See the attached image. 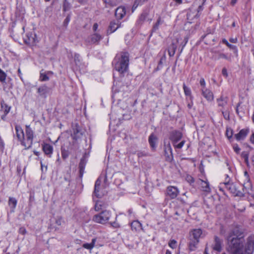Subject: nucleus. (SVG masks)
Wrapping results in <instances>:
<instances>
[{
	"label": "nucleus",
	"instance_id": "obj_1",
	"mask_svg": "<svg viewBox=\"0 0 254 254\" xmlns=\"http://www.w3.org/2000/svg\"><path fill=\"white\" fill-rule=\"evenodd\" d=\"M244 234L239 229L232 230L227 237L228 251L232 254H243Z\"/></svg>",
	"mask_w": 254,
	"mask_h": 254
},
{
	"label": "nucleus",
	"instance_id": "obj_2",
	"mask_svg": "<svg viewBox=\"0 0 254 254\" xmlns=\"http://www.w3.org/2000/svg\"><path fill=\"white\" fill-rule=\"evenodd\" d=\"M129 56L128 52H122L117 55L112 62L114 68L119 72L121 76H124L128 71Z\"/></svg>",
	"mask_w": 254,
	"mask_h": 254
},
{
	"label": "nucleus",
	"instance_id": "obj_3",
	"mask_svg": "<svg viewBox=\"0 0 254 254\" xmlns=\"http://www.w3.org/2000/svg\"><path fill=\"white\" fill-rule=\"evenodd\" d=\"M190 238L189 243V249L190 251H194L197 248L199 239L205 237V234L200 228L194 229L190 233Z\"/></svg>",
	"mask_w": 254,
	"mask_h": 254
},
{
	"label": "nucleus",
	"instance_id": "obj_4",
	"mask_svg": "<svg viewBox=\"0 0 254 254\" xmlns=\"http://www.w3.org/2000/svg\"><path fill=\"white\" fill-rule=\"evenodd\" d=\"M183 133L181 131L178 130H174L169 133V139L172 141L173 145L176 149H181L184 145L186 141L182 140L179 144L178 142L182 139Z\"/></svg>",
	"mask_w": 254,
	"mask_h": 254
},
{
	"label": "nucleus",
	"instance_id": "obj_5",
	"mask_svg": "<svg viewBox=\"0 0 254 254\" xmlns=\"http://www.w3.org/2000/svg\"><path fill=\"white\" fill-rule=\"evenodd\" d=\"M25 134L21 142V145L25 147V149H29L33 144L34 138V131L30 127V125L25 126Z\"/></svg>",
	"mask_w": 254,
	"mask_h": 254
},
{
	"label": "nucleus",
	"instance_id": "obj_6",
	"mask_svg": "<svg viewBox=\"0 0 254 254\" xmlns=\"http://www.w3.org/2000/svg\"><path fill=\"white\" fill-rule=\"evenodd\" d=\"M111 216V212L109 210H104L93 217L92 220L97 223L104 224L109 220Z\"/></svg>",
	"mask_w": 254,
	"mask_h": 254
},
{
	"label": "nucleus",
	"instance_id": "obj_7",
	"mask_svg": "<svg viewBox=\"0 0 254 254\" xmlns=\"http://www.w3.org/2000/svg\"><path fill=\"white\" fill-rule=\"evenodd\" d=\"M212 59L215 61H218L220 59H224L229 62L232 61V58L231 55H228L227 54H224L221 52L219 51H213Z\"/></svg>",
	"mask_w": 254,
	"mask_h": 254
},
{
	"label": "nucleus",
	"instance_id": "obj_8",
	"mask_svg": "<svg viewBox=\"0 0 254 254\" xmlns=\"http://www.w3.org/2000/svg\"><path fill=\"white\" fill-rule=\"evenodd\" d=\"M223 185H224L225 189H227L235 196H241L242 194L240 191L237 190L235 185L233 183L226 181V182L223 183Z\"/></svg>",
	"mask_w": 254,
	"mask_h": 254
},
{
	"label": "nucleus",
	"instance_id": "obj_9",
	"mask_svg": "<svg viewBox=\"0 0 254 254\" xmlns=\"http://www.w3.org/2000/svg\"><path fill=\"white\" fill-rule=\"evenodd\" d=\"M164 151L165 160L167 162H171L173 160V155L172 148L170 142H168L167 144H164Z\"/></svg>",
	"mask_w": 254,
	"mask_h": 254
},
{
	"label": "nucleus",
	"instance_id": "obj_10",
	"mask_svg": "<svg viewBox=\"0 0 254 254\" xmlns=\"http://www.w3.org/2000/svg\"><path fill=\"white\" fill-rule=\"evenodd\" d=\"M179 193V190L176 187L170 186L167 188L166 195L170 199L175 198L178 196Z\"/></svg>",
	"mask_w": 254,
	"mask_h": 254
},
{
	"label": "nucleus",
	"instance_id": "obj_11",
	"mask_svg": "<svg viewBox=\"0 0 254 254\" xmlns=\"http://www.w3.org/2000/svg\"><path fill=\"white\" fill-rule=\"evenodd\" d=\"M254 250V236H249L247 239L246 252L248 254H253Z\"/></svg>",
	"mask_w": 254,
	"mask_h": 254
},
{
	"label": "nucleus",
	"instance_id": "obj_12",
	"mask_svg": "<svg viewBox=\"0 0 254 254\" xmlns=\"http://www.w3.org/2000/svg\"><path fill=\"white\" fill-rule=\"evenodd\" d=\"M182 39L177 38L175 41H173L172 43L169 45L168 48V52L170 57H173L175 54L176 49L177 48L178 44L180 43V41Z\"/></svg>",
	"mask_w": 254,
	"mask_h": 254
},
{
	"label": "nucleus",
	"instance_id": "obj_13",
	"mask_svg": "<svg viewBox=\"0 0 254 254\" xmlns=\"http://www.w3.org/2000/svg\"><path fill=\"white\" fill-rule=\"evenodd\" d=\"M50 91V88L45 84L42 85L37 88V93L39 96L41 98H46Z\"/></svg>",
	"mask_w": 254,
	"mask_h": 254
},
{
	"label": "nucleus",
	"instance_id": "obj_14",
	"mask_svg": "<svg viewBox=\"0 0 254 254\" xmlns=\"http://www.w3.org/2000/svg\"><path fill=\"white\" fill-rule=\"evenodd\" d=\"M121 26V23L119 20L112 21L107 30V33L109 34L114 32Z\"/></svg>",
	"mask_w": 254,
	"mask_h": 254
},
{
	"label": "nucleus",
	"instance_id": "obj_15",
	"mask_svg": "<svg viewBox=\"0 0 254 254\" xmlns=\"http://www.w3.org/2000/svg\"><path fill=\"white\" fill-rule=\"evenodd\" d=\"M87 162V159L86 154H84L82 157L81 158L80 162L79 163V172L80 177H82L84 172V169L86 164Z\"/></svg>",
	"mask_w": 254,
	"mask_h": 254
},
{
	"label": "nucleus",
	"instance_id": "obj_16",
	"mask_svg": "<svg viewBox=\"0 0 254 254\" xmlns=\"http://www.w3.org/2000/svg\"><path fill=\"white\" fill-rule=\"evenodd\" d=\"M103 37L97 33H95L90 36L88 38V42L90 44L98 45Z\"/></svg>",
	"mask_w": 254,
	"mask_h": 254
},
{
	"label": "nucleus",
	"instance_id": "obj_17",
	"mask_svg": "<svg viewBox=\"0 0 254 254\" xmlns=\"http://www.w3.org/2000/svg\"><path fill=\"white\" fill-rule=\"evenodd\" d=\"M222 240L220 239L218 237H214V244L212 246V249L213 250L220 252L222 251Z\"/></svg>",
	"mask_w": 254,
	"mask_h": 254
},
{
	"label": "nucleus",
	"instance_id": "obj_18",
	"mask_svg": "<svg viewBox=\"0 0 254 254\" xmlns=\"http://www.w3.org/2000/svg\"><path fill=\"white\" fill-rule=\"evenodd\" d=\"M201 94L209 102H211L213 100L214 96L213 93L208 89H201Z\"/></svg>",
	"mask_w": 254,
	"mask_h": 254
},
{
	"label": "nucleus",
	"instance_id": "obj_19",
	"mask_svg": "<svg viewBox=\"0 0 254 254\" xmlns=\"http://www.w3.org/2000/svg\"><path fill=\"white\" fill-rule=\"evenodd\" d=\"M157 140V136L153 133H151L148 137V142L152 150H155L156 148Z\"/></svg>",
	"mask_w": 254,
	"mask_h": 254
},
{
	"label": "nucleus",
	"instance_id": "obj_20",
	"mask_svg": "<svg viewBox=\"0 0 254 254\" xmlns=\"http://www.w3.org/2000/svg\"><path fill=\"white\" fill-rule=\"evenodd\" d=\"M73 136L74 139L77 140L82 135V132L79 126L76 124L73 128Z\"/></svg>",
	"mask_w": 254,
	"mask_h": 254
},
{
	"label": "nucleus",
	"instance_id": "obj_21",
	"mask_svg": "<svg viewBox=\"0 0 254 254\" xmlns=\"http://www.w3.org/2000/svg\"><path fill=\"white\" fill-rule=\"evenodd\" d=\"M126 14V9L124 6L118 7L115 11V16L118 19H122Z\"/></svg>",
	"mask_w": 254,
	"mask_h": 254
},
{
	"label": "nucleus",
	"instance_id": "obj_22",
	"mask_svg": "<svg viewBox=\"0 0 254 254\" xmlns=\"http://www.w3.org/2000/svg\"><path fill=\"white\" fill-rule=\"evenodd\" d=\"M42 149L45 154L48 157H51L53 152V147L49 143L42 144Z\"/></svg>",
	"mask_w": 254,
	"mask_h": 254
},
{
	"label": "nucleus",
	"instance_id": "obj_23",
	"mask_svg": "<svg viewBox=\"0 0 254 254\" xmlns=\"http://www.w3.org/2000/svg\"><path fill=\"white\" fill-rule=\"evenodd\" d=\"M101 183V181L100 179H98L95 182L93 195L96 196L97 198H101L103 196L102 194L99 193Z\"/></svg>",
	"mask_w": 254,
	"mask_h": 254
},
{
	"label": "nucleus",
	"instance_id": "obj_24",
	"mask_svg": "<svg viewBox=\"0 0 254 254\" xmlns=\"http://www.w3.org/2000/svg\"><path fill=\"white\" fill-rule=\"evenodd\" d=\"M17 204V199L13 197H9L8 201V205L10 208V213L14 212L15 209Z\"/></svg>",
	"mask_w": 254,
	"mask_h": 254
},
{
	"label": "nucleus",
	"instance_id": "obj_25",
	"mask_svg": "<svg viewBox=\"0 0 254 254\" xmlns=\"http://www.w3.org/2000/svg\"><path fill=\"white\" fill-rule=\"evenodd\" d=\"M249 132V129H242L239 133L235 134V137L238 141L244 139Z\"/></svg>",
	"mask_w": 254,
	"mask_h": 254
},
{
	"label": "nucleus",
	"instance_id": "obj_26",
	"mask_svg": "<svg viewBox=\"0 0 254 254\" xmlns=\"http://www.w3.org/2000/svg\"><path fill=\"white\" fill-rule=\"evenodd\" d=\"M15 129L16 131V134L17 139L21 143L24 138V131H23L22 128H21V127L19 125H16L15 126Z\"/></svg>",
	"mask_w": 254,
	"mask_h": 254
},
{
	"label": "nucleus",
	"instance_id": "obj_27",
	"mask_svg": "<svg viewBox=\"0 0 254 254\" xmlns=\"http://www.w3.org/2000/svg\"><path fill=\"white\" fill-rule=\"evenodd\" d=\"M131 228L132 231L135 232L139 231L142 228V224L137 220L133 221L131 222Z\"/></svg>",
	"mask_w": 254,
	"mask_h": 254
},
{
	"label": "nucleus",
	"instance_id": "obj_28",
	"mask_svg": "<svg viewBox=\"0 0 254 254\" xmlns=\"http://www.w3.org/2000/svg\"><path fill=\"white\" fill-rule=\"evenodd\" d=\"M201 182L200 186L201 190L206 192H209L211 191V189L209 186V184L208 181H204L202 180H200Z\"/></svg>",
	"mask_w": 254,
	"mask_h": 254
},
{
	"label": "nucleus",
	"instance_id": "obj_29",
	"mask_svg": "<svg viewBox=\"0 0 254 254\" xmlns=\"http://www.w3.org/2000/svg\"><path fill=\"white\" fill-rule=\"evenodd\" d=\"M222 42L223 44H225L230 50H232L234 54H237L238 49L236 46L230 44L225 38L222 40Z\"/></svg>",
	"mask_w": 254,
	"mask_h": 254
},
{
	"label": "nucleus",
	"instance_id": "obj_30",
	"mask_svg": "<svg viewBox=\"0 0 254 254\" xmlns=\"http://www.w3.org/2000/svg\"><path fill=\"white\" fill-rule=\"evenodd\" d=\"M148 15V12L146 10L143 11L137 20V23L138 24H141L146 19Z\"/></svg>",
	"mask_w": 254,
	"mask_h": 254
},
{
	"label": "nucleus",
	"instance_id": "obj_31",
	"mask_svg": "<svg viewBox=\"0 0 254 254\" xmlns=\"http://www.w3.org/2000/svg\"><path fill=\"white\" fill-rule=\"evenodd\" d=\"M49 80V77L48 76V72L42 69L40 71L39 80L41 81H46Z\"/></svg>",
	"mask_w": 254,
	"mask_h": 254
},
{
	"label": "nucleus",
	"instance_id": "obj_32",
	"mask_svg": "<svg viewBox=\"0 0 254 254\" xmlns=\"http://www.w3.org/2000/svg\"><path fill=\"white\" fill-rule=\"evenodd\" d=\"M243 179L244 181V185H247V187L248 188L251 187V184L250 182V179L248 175V173L246 171L244 172Z\"/></svg>",
	"mask_w": 254,
	"mask_h": 254
},
{
	"label": "nucleus",
	"instance_id": "obj_33",
	"mask_svg": "<svg viewBox=\"0 0 254 254\" xmlns=\"http://www.w3.org/2000/svg\"><path fill=\"white\" fill-rule=\"evenodd\" d=\"M96 241V239L93 238L91 243H85L82 245V247L87 250H92L95 246Z\"/></svg>",
	"mask_w": 254,
	"mask_h": 254
},
{
	"label": "nucleus",
	"instance_id": "obj_34",
	"mask_svg": "<svg viewBox=\"0 0 254 254\" xmlns=\"http://www.w3.org/2000/svg\"><path fill=\"white\" fill-rule=\"evenodd\" d=\"M0 105L1 108L3 109V113H5L6 114H7L10 110L11 107L8 106L3 100L0 101Z\"/></svg>",
	"mask_w": 254,
	"mask_h": 254
},
{
	"label": "nucleus",
	"instance_id": "obj_35",
	"mask_svg": "<svg viewBox=\"0 0 254 254\" xmlns=\"http://www.w3.org/2000/svg\"><path fill=\"white\" fill-rule=\"evenodd\" d=\"M71 7V4L67 1V0H64L63 1V10L65 12L70 9Z\"/></svg>",
	"mask_w": 254,
	"mask_h": 254
},
{
	"label": "nucleus",
	"instance_id": "obj_36",
	"mask_svg": "<svg viewBox=\"0 0 254 254\" xmlns=\"http://www.w3.org/2000/svg\"><path fill=\"white\" fill-rule=\"evenodd\" d=\"M166 60V57L165 54H164L163 55V56L161 58V59L158 63V64L156 68L157 70H159L162 68L163 64L165 62Z\"/></svg>",
	"mask_w": 254,
	"mask_h": 254
},
{
	"label": "nucleus",
	"instance_id": "obj_37",
	"mask_svg": "<svg viewBox=\"0 0 254 254\" xmlns=\"http://www.w3.org/2000/svg\"><path fill=\"white\" fill-rule=\"evenodd\" d=\"M198 16L197 14H194L193 12L190 11L187 14V19L189 23H192L191 20H192L193 18Z\"/></svg>",
	"mask_w": 254,
	"mask_h": 254
},
{
	"label": "nucleus",
	"instance_id": "obj_38",
	"mask_svg": "<svg viewBox=\"0 0 254 254\" xmlns=\"http://www.w3.org/2000/svg\"><path fill=\"white\" fill-rule=\"evenodd\" d=\"M104 2L109 6H115L119 2L120 0H103Z\"/></svg>",
	"mask_w": 254,
	"mask_h": 254
},
{
	"label": "nucleus",
	"instance_id": "obj_39",
	"mask_svg": "<svg viewBox=\"0 0 254 254\" xmlns=\"http://www.w3.org/2000/svg\"><path fill=\"white\" fill-rule=\"evenodd\" d=\"M104 203L102 201L100 200H97L96 202V203L94 205V208L95 211H100L102 208L103 207Z\"/></svg>",
	"mask_w": 254,
	"mask_h": 254
},
{
	"label": "nucleus",
	"instance_id": "obj_40",
	"mask_svg": "<svg viewBox=\"0 0 254 254\" xmlns=\"http://www.w3.org/2000/svg\"><path fill=\"white\" fill-rule=\"evenodd\" d=\"M183 89L186 96L191 97V91L190 87L187 86L185 83L183 84Z\"/></svg>",
	"mask_w": 254,
	"mask_h": 254
},
{
	"label": "nucleus",
	"instance_id": "obj_41",
	"mask_svg": "<svg viewBox=\"0 0 254 254\" xmlns=\"http://www.w3.org/2000/svg\"><path fill=\"white\" fill-rule=\"evenodd\" d=\"M62 156L63 159H66L69 156V151L64 148H61Z\"/></svg>",
	"mask_w": 254,
	"mask_h": 254
},
{
	"label": "nucleus",
	"instance_id": "obj_42",
	"mask_svg": "<svg viewBox=\"0 0 254 254\" xmlns=\"http://www.w3.org/2000/svg\"><path fill=\"white\" fill-rule=\"evenodd\" d=\"M186 180L191 186H193L194 183V179L190 175H187L186 177Z\"/></svg>",
	"mask_w": 254,
	"mask_h": 254
},
{
	"label": "nucleus",
	"instance_id": "obj_43",
	"mask_svg": "<svg viewBox=\"0 0 254 254\" xmlns=\"http://www.w3.org/2000/svg\"><path fill=\"white\" fill-rule=\"evenodd\" d=\"M6 77V73L0 68V81L2 83H4L5 82Z\"/></svg>",
	"mask_w": 254,
	"mask_h": 254
},
{
	"label": "nucleus",
	"instance_id": "obj_44",
	"mask_svg": "<svg viewBox=\"0 0 254 254\" xmlns=\"http://www.w3.org/2000/svg\"><path fill=\"white\" fill-rule=\"evenodd\" d=\"M217 102L219 106L223 107L226 104L227 101L222 97H221L219 99H217Z\"/></svg>",
	"mask_w": 254,
	"mask_h": 254
},
{
	"label": "nucleus",
	"instance_id": "obj_45",
	"mask_svg": "<svg viewBox=\"0 0 254 254\" xmlns=\"http://www.w3.org/2000/svg\"><path fill=\"white\" fill-rule=\"evenodd\" d=\"M188 38L187 37H185L183 40V41L181 42L180 43V45L181 46H182V48L180 50V53H179V55H180V54H181V53L182 52L183 49H184V48L185 47L186 45L187 44V43H188Z\"/></svg>",
	"mask_w": 254,
	"mask_h": 254
},
{
	"label": "nucleus",
	"instance_id": "obj_46",
	"mask_svg": "<svg viewBox=\"0 0 254 254\" xmlns=\"http://www.w3.org/2000/svg\"><path fill=\"white\" fill-rule=\"evenodd\" d=\"M161 23V18L159 17L157 20V22H156V23L153 25V28H152V30L153 31H156L157 30H158V27L160 25V24Z\"/></svg>",
	"mask_w": 254,
	"mask_h": 254
},
{
	"label": "nucleus",
	"instance_id": "obj_47",
	"mask_svg": "<svg viewBox=\"0 0 254 254\" xmlns=\"http://www.w3.org/2000/svg\"><path fill=\"white\" fill-rule=\"evenodd\" d=\"M74 60L76 65H78L80 62V56L78 54L75 53L74 55Z\"/></svg>",
	"mask_w": 254,
	"mask_h": 254
},
{
	"label": "nucleus",
	"instance_id": "obj_48",
	"mask_svg": "<svg viewBox=\"0 0 254 254\" xmlns=\"http://www.w3.org/2000/svg\"><path fill=\"white\" fill-rule=\"evenodd\" d=\"M169 246L172 249H176L177 247V241L175 240H171L169 242Z\"/></svg>",
	"mask_w": 254,
	"mask_h": 254
},
{
	"label": "nucleus",
	"instance_id": "obj_49",
	"mask_svg": "<svg viewBox=\"0 0 254 254\" xmlns=\"http://www.w3.org/2000/svg\"><path fill=\"white\" fill-rule=\"evenodd\" d=\"M199 83L200 86H201V89H205L206 83L204 79L203 78H201L199 81Z\"/></svg>",
	"mask_w": 254,
	"mask_h": 254
},
{
	"label": "nucleus",
	"instance_id": "obj_50",
	"mask_svg": "<svg viewBox=\"0 0 254 254\" xmlns=\"http://www.w3.org/2000/svg\"><path fill=\"white\" fill-rule=\"evenodd\" d=\"M232 135H233L232 130L227 129L226 130V135L227 136V137L228 138H230L231 137H232Z\"/></svg>",
	"mask_w": 254,
	"mask_h": 254
},
{
	"label": "nucleus",
	"instance_id": "obj_51",
	"mask_svg": "<svg viewBox=\"0 0 254 254\" xmlns=\"http://www.w3.org/2000/svg\"><path fill=\"white\" fill-rule=\"evenodd\" d=\"M233 149H234V151L237 154H239L240 153V150H241L240 148L239 147V146L237 144H234L233 145Z\"/></svg>",
	"mask_w": 254,
	"mask_h": 254
},
{
	"label": "nucleus",
	"instance_id": "obj_52",
	"mask_svg": "<svg viewBox=\"0 0 254 254\" xmlns=\"http://www.w3.org/2000/svg\"><path fill=\"white\" fill-rule=\"evenodd\" d=\"M24 42L27 45L33 44L35 43V40L32 38V40L31 41V40L29 38L28 40H25Z\"/></svg>",
	"mask_w": 254,
	"mask_h": 254
},
{
	"label": "nucleus",
	"instance_id": "obj_53",
	"mask_svg": "<svg viewBox=\"0 0 254 254\" xmlns=\"http://www.w3.org/2000/svg\"><path fill=\"white\" fill-rule=\"evenodd\" d=\"M19 233L21 234L25 235L26 234L27 231L24 227H22L19 229Z\"/></svg>",
	"mask_w": 254,
	"mask_h": 254
},
{
	"label": "nucleus",
	"instance_id": "obj_54",
	"mask_svg": "<svg viewBox=\"0 0 254 254\" xmlns=\"http://www.w3.org/2000/svg\"><path fill=\"white\" fill-rule=\"evenodd\" d=\"M70 20V16L69 15H68L64 21V25L66 26L68 24Z\"/></svg>",
	"mask_w": 254,
	"mask_h": 254
},
{
	"label": "nucleus",
	"instance_id": "obj_55",
	"mask_svg": "<svg viewBox=\"0 0 254 254\" xmlns=\"http://www.w3.org/2000/svg\"><path fill=\"white\" fill-rule=\"evenodd\" d=\"M225 164H226V166L227 167V169L229 170V172L230 173H232V167H231V166L230 165L229 163H228V161L226 160L225 162Z\"/></svg>",
	"mask_w": 254,
	"mask_h": 254
},
{
	"label": "nucleus",
	"instance_id": "obj_56",
	"mask_svg": "<svg viewBox=\"0 0 254 254\" xmlns=\"http://www.w3.org/2000/svg\"><path fill=\"white\" fill-rule=\"evenodd\" d=\"M148 0H135L134 1L137 3L139 5H142L145 2H147Z\"/></svg>",
	"mask_w": 254,
	"mask_h": 254
},
{
	"label": "nucleus",
	"instance_id": "obj_57",
	"mask_svg": "<svg viewBox=\"0 0 254 254\" xmlns=\"http://www.w3.org/2000/svg\"><path fill=\"white\" fill-rule=\"evenodd\" d=\"M222 114L224 116V118L227 120H229V114L228 112L227 111H222Z\"/></svg>",
	"mask_w": 254,
	"mask_h": 254
},
{
	"label": "nucleus",
	"instance_id": "obj_58",
	"mask_svg": "<svg viewBox=\"0 0 254 254\" xmlns=\"http://www.w3.org/2000/svg\"><path fill=\"white\" fill-rule=\"evenodd\" d=\"M111 225L114 228H117L120 227V225L117 223L116 221L110 223Z\"/></svg>",
	"mask_w": 254,
	"mask_h": 254
},
{
	"label": "nucleus",
	"instance_id": "obj_59",
	"mask_svg": "<svg viewBox=\"0 0 254 254\" xmlns=\"http://www.w3.org/2000/svg\"><path fill=\"white\" fill-rule=\"evenodd\" d=\"M222 74L223 76L227 77L228 76V73L227 69L225 67L223 68L222 70Z\"/></svg>",
	"mask_w": 254,
	"mask_h": 254
},
{
	"label": "nucleus",
	"instance_id": "obj_60",
	"mask_svg": "<svg viewBox=\"0 0 254 254\" xmlns=\"http://www.w3.org/2000/svg\"><path fill=\"white\" fill-rule=\"evenodd\" d=\"M229 41L232 43H237L238 41L237 38H231L229 39Z\"/></svg>",
	"mask_w": 254,
	"mask_h": 254
},
{
	"label": "nucleus",
	"instance_id": "obj_61",
	"mask_svg": "<svg viewBox=\"0 0 254 254\" xmlns=\"http://www.w3.org/2000/svg\"><path fill=\"white\" fill-rule=\"evenodd\" d=\"M62 218H58L57 219L56 221V223L60 226L62 224Z\"/></svg>",
	"mask_w": 254,
	"mask_h": 254
},
{
	"label": "nucleus",
	"instance_id": "obj_62",
	"mask_svg": "<svg viewBox=\"0 0 254 254\" xmlns=\"http://www.w3.org/2000/svg\"><path fill=\"white\" fill-rule=\"evenodd\" d=\"M203 9V4L202 5H200L198 6V8H197V16H198V13L199 12H200L201 11H202Z\"/></svg>",
	"mask_w": 254,
	"mask_h": 254
},
{
	"label": "nucleus",
	"instance_id": "obj_63",
	"mask_svg": "<svg viewBox=\"0 0 254 254\" xmlns=\"http://www.w3.org/2000/svg\"><path fill=\"white\" fill-rule=\"evenodd\" d=\"M138 6H139V5L134 1L133 5L132 7V12L135 10V9Z\"/></svg>",
	"mask_w": 254,
	"mask_h": 254
},
{
	"label": "nucleus",
	"instance_id": "obj_64",
	"mask_svg": "<svg viewBox=\"0 0 254 254\" xmlns=\"http://www.w3.org/2000/svg\"><path fill=\"white\" fill-rule=\"evenodd\" d=\"M250 140L251 142L254 144V132L252 134L250 138Z\"/></svg>",
	"mask_w": 254,
	"mask_h": 254
}]
</instances>
